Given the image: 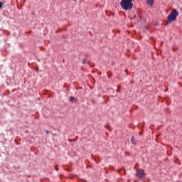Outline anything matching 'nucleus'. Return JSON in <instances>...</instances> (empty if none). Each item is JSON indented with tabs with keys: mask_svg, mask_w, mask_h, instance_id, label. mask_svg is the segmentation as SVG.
Instances as JSON below:
<instances>
[{
	"mask_svg": "<svg viewBox=\"0 0 182 182\" xmlns=\"http://www.w3.org/2000/svg\"><path fill=\"white\" fill-rule=\"evenodd\" d=\"M120 6L124 9V11H130V9L133 8V3L127 1V0H122Z\"/></svg>",
	"mask_w": 182,
	"mask_h": 182,
	"instance_id": "obj_1",
	"label": "nucleus"
},
{
	"mask_svg": "<svg viewBox=\"0 0 182 182\" xmlns=\"http://www.w3.org/2000/svg\"><path fill=\"white\" fill-rule=\"evenodd\" d=\"M177 16H178V11L176 9H173L170 15L167 17L168 23L173 22V21H176Z\"/></svg>",
	"mask_w": 182,
	"mask_h": 182,
	"instance_id": "obj_2",
	"label": "nucleus"
},
{
	"mask_svg": "<svg viewBox=\"0 0 182 182\" xmlns=\"http://www.w3.org/2000/svg\"><path fill=\"white\" fill-rule=\"evenodd\" d=\"M136 176H137V177H139V178H143V177H144V176H145L144 170L137 169L136 170Z\"/></svg>",
	"mask_w": 182,
	"mask_h": 182,
	"instance_id": "obj_3",
	"label": "nucleus"
},
{
	"mask_svg": "<svg viewBox=\"0 0 182 182\" xmlns=\"http://www.w3.org/2000/svg\"><path fill=\"white\" fill-rule=\"evenodd\" d=\"M146 1L147 5H149V6H153L154 4V0H146Z\"/></svg>",
	"mask_w": 182,
	"mask_h": 182,
	"instance_id": "obj_4",
	"label": "nucleus"
},
{
	"mask_svg": "<svg viewBox=\"0 0 182 182\" xmlns=\"http://www.w3.org/2000/svg\"><path fill=\"white\" fill-rule=\"evenodd\" d=\"M131 141L132 144H136V139H134V136L131 137Z\"/></svg>",
	"mask_w": 182,
	"mask_h": 182,
	"instance_id": "obj_5",
	"label": "nucleus"
},
{
	"mask_svg": "<svg viewBox=\"0 0 182 182\" xmlns=\"http://www.w3.org/2000/svg\"><path fill=\"white\" fill-rule=\"evenodd\" d=\"M69 100L70 102H73V100H75V98L73 97H70Z\"/></svg>",
	"mask_w": 182,
	"mask_h": 182,
	"instance_id": "obj_6",
	"label": "nucleus"
},
{
	"mask_svg": "<svg viewBox=\"0 0 182 182\" xmlns=\"http://www.w3.org/2000/svg\"><path fill=\"white\" fill-rule=\"evenodd\" d=\"M4 4H2V1H0V9H1V8H2V6H3Z\"/></svg>",
	"mask_w": 182,
	"mask_h": 182,
	"instance_id": "obj_7",
	"label": "nucleus"
},
{
	"mask_svg": "<svg viewBox=\"0 0 182 182\" xmlns=\"http://www.w3.org/2000/svg\"><path fill=\"white\" fill-rule=\"evenodd\" d=\"M82 63H83V65H85V63H86V59H84V60H82Z\"/></svg>",
	"mask_w": 182,
	"mask_h": 182,
	"instance_id": "obj_8",
	"label": "nucleus"
},
{
	"mask_svg": "<svg viewBox=\"0 0 182 182\" xmlns=\"http://www.w3.org/2000/svg\"><path fill=\"white\" fill-rule=\"evenodd\" d=\"M55 168L58 171V166H55Z\"/></svg>",
	"mask_w": 182,
	"mask_h": 182,
	"instance_id": "obj_9",
	"label": "nucleus"
},
{
	"mask_svg": "<svg viewBox=\"0 0 182 182\" xmlns=\"http://www.w3.org/2000/svg\"><path fill=\"white\" fill-rule=\"evenodd\" d=\"M128 2H132L133 0H127Z\"/></svg>",
	"mask_w": 182,
	"mask_h": 182,
	"instance_id": "obj_10",
	"label": "nucleus"
},
{
	"mask_svg": "<svg viewBox=\"0 0 182 182\" xmlns=\"http://www.w3.org/2000/svg\"><path fill=\"white\" fill-rule=\"evenodd\" d=\"M46 133H47V134L49 133V131L46 130Z\"/></svg>",
	"mask_w": 182,
	"mask_h": 182,
	"instance_id": "obj_11",
	"label": "nucleus"
}]
</instances>
